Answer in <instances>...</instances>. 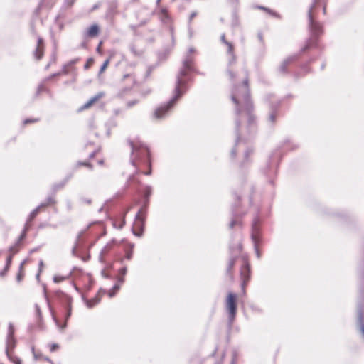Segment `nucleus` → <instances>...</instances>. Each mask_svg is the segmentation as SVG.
<instances>
[{
  "label": "nucleus",
  "mask_w": 364,
  "mask_h": 364,
  "mask_svg": "<svg viewBox=\"0 0 364 364\" xmlns=\"http://www.w3.org/2000/svg\"><path fill=\"white\" fill-rule=\"evenodd\" d=\"M103 96L102 93H98L92 98H90L88 102H90V105H92L93 103H95L97 100H98L100 98H101Z\"/></svg>",
  "instance_id": "nucleus-39"
},
{
  "label": "nucleus",
  "mask_w": 364,
  "mask_h": 364,
  "mask_svg": "<svg viewBox=\"0 0 364 364\" xmlns=\"http://www.w3.org/2000/svg\"><path fill=\"white\" fill-rule=\"evenodd\" d=\"M264 174L270 178L269 182V183L273 184V180L271 179V178L277 174V168L268 163L264 170Z\"/></svg>",
  "instance_id": "nucleus-21"
},
{
  "label": "nucleus",
  "mask_w": 364,
  "mask_h": 364,
  "mask_svg": "<svg viewBox=\"0 0 364 364\" xmlns=\"http://www.w3.org/2000/svg\"><path fill=\"white\" fill-rule=\"evenodd\" d=\"M91 106L90 102H87L86 103H85L80 108V111H82V110H84L85 109H87L89 108Z\"/></svg>",
  "instance_id": "nucleus-59"
},
{
  "label": "nucleus",
  "mask_w": 364,
  "mask_h": 364,
  "mask_svg": "<svg viewBox=\"0 0 364 364\" xmlns=\"http://www.w3.org/2000/svg\"><path fill=\"white\" fill-rule=\"evenodd\" d=\"M14 332H15V329H14V326L13 323H9V326H8V333H7L6 341V350H5L6 353H7V350H8V352H9L10 349H13L16 346V341L14 338Z\"/></svg>",
  "instance_id": "nucleus-13"
},
{
  "label": "nucleus",
  "mask_w": 364,
  "mask_h": 364,
  "mask_svg": "<svg viewBox=\"0 0 364 364\" xmlns=\"http://www.w3.org/2000/svg\"><path fill=\"white\" fill-rule=\"evenodd\" d=\"M105 290L100 288L99 291L97 293V294L95 295V296L93 299H87L84 295L82 296V299L84 301V302L85 303L86 306L89 309H91L94 306H95L96 304L100 303L101 298H102V294H105Z\"/></svg>",
  "instance_id": "nucleus-15"
},
{
  "label": "nucleus",
  "mask_w": 364,
  "mask_h": 364,
  "mask_svg": "<svg viewBox=\"0 0 364 364\" xmlns=\"http://www.w3.org/2000/svg\"><path fill=\"white\" fill-rule=\"evenodd\" d=\"M240 277L242 280V287L245 288L251 277L250 265L246 259L243 260V264L240 268Z\"/></svg>",
  "instance_id": "nucleus-12"
},
{
  "label": "nucleus",
  "mask_w": 364,
  "mask_h": 364,
  "mask_svg": "<svg viewBox=\"0 0 364 364\" xmlns=\"http://www.w3.org/2000/svg\"><path fill=\"white\" fill-rule=\"evenodd\" d=\"M318 6H322L323 15L326 14L327 0H313L307 12L308 29L310 36L306 39L304 47L301 48V51L316 47L319 37L323 33V23L318 19L317 8Z\"/></svg>",
  "instance_id": "nucleus-3"
},
{
  "label": "nucleus",
  "mask_w": 364,
  "mask_h": 364,
  "mask_svg": "<svg viewBox=\"0 0 364 364\" xmlns=\"http://www.w3.org/2000/svg\"><path fill=\"white\" fill-rule=\"evenodd\" d=\"M92 63H93V58H88L86 63L84 65V69L85 70L89 69Z\"/></svg>",
  "instance_id": "nucleus-49"
},
{
  "label": "nucleus",
  "mask_w": 364,
  "mask_h": 364,
  "mask_svg": "<svg viewBox=\"0 0 364 364\" xmlns=\"http://www.w3.org/2000/svg\"><path fill=\"white\" fill-rule=\"evenodd\" d=\"M60 75H61L60 72L53 73L50 76H48L47 78H46L45 80H50L53 79V77L59 76Z\"/></svg>",
  "instance_id": "nucleus-52"
},
{
  "label": "nucleus",
  "mask_w": 364,
  "mask_h": 364,
  "mask_svg": "<svg viewBox=\"0 0 364 364\" xmlns=\"http://www.w3.org/2000/svg\"><path fill=\"white\" fill-rule=\"evenodd\" d=\"M43 294L45 299L47 302L48 307L50 311L52 318L55 325L59 328L60 330H63L67 326V321L70 318L72 314V297L66 294L61 290H56L54 291V297L59 301L65 309V322L61 324L60 321L57 318L55 315L54 311L50 305V300L47 294L46 287L43 284Z\"/></svg>",
  "instance_id": "nucleus-5"
},
{
  "label": "nucleus",
  "mask_w": 364,
  "mask_h": 364,
  "mask_svg": "<svg viewBox=\"0 0 364 364\" xmlns=\"http://www.w3.org/2000/svg\"><path fill=\"white\" fill-rule=\"evenodd\" d=\"M229 249H230V257L227 269H226L227 274H230L231 272L232 268L234 267L237 255L240 254V252L242 250V244L238 243L235 245L231 244V245H230Z\"/></svg>",
  "instance_id": "nucleus-11"
},
{
  "label": "nucleus",
  "mask_w": 364,
  "mask_h": 364,
  "mask_svg": "<svg viewBox=\"0 0 364 364\" xmlns=\"http://www.w3.org/2000/svg\"><path fill=\"white\" fill-rule=\"evenodd\" d=\"M146 213H144V210L142 209H139L136 213L134 222L133 223V226L132 228V232L134 235L141 237H142L145 228V222H146Z\"/></svg>",
  "instance_id": "nucleus-9"
},
{
  "label": "nucleus",
  "mask_w": 364,
  "mask_h": 364,
  "mask_svg": "<svg viewBox=\"0 0 364 364\" xmlns=\"http://www.w3.org/2000/svg\"><path fill=\"white\" fill-rule=\"evenodd\" d=\"M73 177V174L70 173L65 176V178L58 183L53 184L51 187V192L53 195H55L56 192L60 189H63L67 184L69 180Z\"/></svg>",
  "instance_id": "nucleus-18"
},
{
  "label": "nucleus",
  "mask_w": 364,
  "mask_h": 364,
  "mask_svg": "<svg viewBox=\"0 0 364 364\" xmlns=\"http://www.w3.org/2000/svg\"><path fill=\"white\" fill-rule=\"evenodd\" d=\"M38 119L37 118H27L23 120V123L24 125L30 124V123H34L38 122Z\"/></svg>",
  "instance_id": "nucleus-44"
},
{
  "label": "nucleus",
  "mask_w": 364,
  "mask_h": 364,
  "mask_svg": "<svg viewBox=\"0 0 364 364\" xmlns=\"http://www.w3.org/2000/svg\"><path fill=\"white\" fill-rule=\"evenodd\" d=\"M139 103V100H137V99H135V100H129L127 102V108H131L133 106L137 105Z\"/></svg>",
  "instance_id": "nucleus-41"
},
{
  "label": "nucleus",
  "mask_w": 364,
  "mask_h": 364,
  "mask_svg": "<svg viewBox=\"0 0 364 364\" xmlns=\"http://www.w3.org/2000/svg\"><path fill=\"white\" fill-rule=\"evenodd\" d=\"M127 272V268L126 266L122 267L118 271L119 276L117 277V282L119 284H122L124 282V276Z\"/></svg>",
  "instance_id": "nucleus-26"
},
{
  "label": "nucleus",
  "mask_w": 364,
  "mask_h": 364,
  "mask_svg": "<svg viewBox=\"0 0 364 364\" xmlns=\"http://www.w3.org/2000/svg\"><path fill=\"white\" fill-rule=\"evenodd\" d=\"M228 46V55H234V47L233 45L229 42L228 44H226Z\"/></svg>",
  "instance_id": "nucleus-46"
},
{
  "label": "nucleus",
  "mask_w": 364,
  "mask_h": 364,
  "mask_svg": "<svg viewBox=\"0 0 364 364\" xmlns=\"http://www.w3.org/2000/svg\"><path fill=\"white\" fill-rule=\"evenodd\" d=\"M250 308L252 312L256 314H262L263 312L262 308L256 304H251Z\"/></svg>",
  "instance_id": "nucleus-34"
},
{
  "label": "nucleus",
  "mask_w": 364,
  "mask_h": 364,
  "mask_svg": "<svg viewBox=\"0 0 364 364\" xmlns=\"http://www.w3.org/2000/svg\"><path fill=\"white\" fill-rule=\"evenodd\" d=\"M128 246H129V248L125 250V257H124V258H120L119 259V263L122 264H123L124 259H127L128 260H131L132 257H133V252H134L133 250H134V243H129Z\"/></svg>",
  "instance_id": "nucleus-23"
},
{
  "label": "nucleus",
  "mask_w": 364,
  "mask_h": 364,
  "mask_svg": "<svg viewBox=\"0 0 364 364\" xmlns=\"http://www.w3.org/2000/svg\"><path fill=\"white\" fill-rule=\"evenodd\" d=\"M193 65V58L190 56V55L186 54L182 61V66L176 75L173 96L167 102L161 105L156 109L153 114L156 119H162L165 118L176 105L178 100L188 91V82L193 80V77L191 75V73H198Z\"/></svg>",
  "instance_id": "nucleus-2"
},
{
  "label": "nucleus",
  "mask_w": 364,
  "mask_h": 364,
  "mask_svg": "<svg viewBox=\"0 0 364 364\" xmlns=\"http://www.w3.org/2000/svg\"><path fill=\"white\" fill-rule=\"evenodd\" d=\"M26 232L25 231H22L20 236L18 237V240L15 242V245H21L22 241L26 238Z\"/></svg>",
  "instance_id": "nucleus-37"
},
{
  "label": "nucleus",
  "mask_w": 364,
  "mask_h": 364,
  "mask_svg": "<svg viewBox=\"0 0 364 364\" xmlns=\"http://www.w3.org/2000/svg\"><path fill=\"white\" fill-rule=\"evenodd\" d=\"M306 51V50H305V51H301V50H300V51H299L298 53H295V54H294V55H291V56L288 57L286 60H284L282 62V64H281V65L279 66V71L280 73H287V66H288L290 63H293V62H294V61L297 60L299 58L300 55H301L302 53H305Z\"/></svg>",
  "instance_id": "nucleus-14"
},
{
  "label": "nucleus",
  "mask_w": 364,
  "mask_h": 364,
  "mask_svg": "<svg viewBox=\"0 0 364 364\" xmlns=\"http://www.w3.org/2000/svg\"><path fill=\"white\" fill-rule=\"evenodd\" d=\"M261 225L262 219L259 213H257L252 223L251 240L253 242L255 252L258 259L261 258V252L259 250V245L261 242Z\"/></svg>",
  "instance_id": "nucleus-7"
},
{
  "label": "nucleus",
  "mask_w": 364,
  "mask_h": 364,
  "mask_svg": "<svg viewBox=\"0 0 364 364\" xmlns=\"http://www.w3.org/2000/svg\"><path fill=\"white\" fill-rule=\"evenodd\" d=\"M225 310L228 314V326L231 329L237 311V296L235 293H228L225 300Z\"/></svg>",
  "instance_id": "nucleus-8"
},
{
  "label": "nucleus",
  "mask_w": 364,
  "mask_h": 364,
  "mask_svg": "<svg viewBox=\"0 0 364 364\" xmlns=\"http://www.w3.org/2000/svg\"><path fill=\"white\" fill-rule=\"evenodd\" d=\"M234 195L237 201L232 203L231 206V213L232 218L229 223V228L230 229L233 228V227L236 225L241 224L240 218L245 214L244 212L239 210L240 196L237 193H234Z\"/></svg>",
  "instance_id": "nucleus-10"
},
{
  "label": "nucleus",
  "mask_w": 364,
  "mask_h": 364,
  "mask_svg": "<svg viewBox=\"0 0 364 364\" xmlns=\"http://www.w3.org/2000/svg\"><path fill=\"white\" fill-rule=\"evenodd\" d=\"M127 143L132 150L131 155L134 156V157H131L130 163L135 167V171L133 174L129 175L127 179L128 183H132L135 181V175L139 173L136 161L148 166V170L143 172L146 176H150L152 173L151 162L149 149L144 143L141 141H133L130 139L127 140Z\"/></svg>",
  "instance_id": "nucleus-4"
},
{
  "label": "nucleus",
  "mask_w": 364,
  "mask_h": 364,
  "mask_svg": "<svg viewBox=\"0 0 364 364\" xmlns=\"http://www.w3.org/2000/svg\"><path fill=\"white\" fill-rule=\"evenodd\" d=\"M77 61H78V58L73 59V60H70V61L66 64V65H67V66H72V65H75Z\"/></svg>",
  "instance_id": "nucleus-61"
},
{
  "label": "nucleus",
  "mask_w": 364,
  "mask_h": 364,
  "mask_svg": "<svg viewBox=\"0 0 364 364\" xmlns=\"http://www.w3.org/2000/svg\"><path fill=\"white\" fill-rule=\"evenodd\" d=\"M272 94H267L265 96V100L269 102L268 113L267 114L266 121L269 127H273L277 122V120L279 117V111L282 104V100H272Z\"/></svg>",
  "instance_id": "nucleus-6"
},
{
  "label": "nucleus",
  "mask_w": 364,
  "mask_h": 364,
  "mask_svg": "<svg viewBox=\"0 0 364 364\" xmlns=\"http://www.w3.org/2000/svg\"><path fill=\"white\" fill-rule=\"evenodd\" d=\"M58 348H59L58 344L53 343L50 346V352H55Z\"/></svg>",
  "instance_id": "nucleus-53"
},
{
  "label": "nucleus",
  "mask_w": 364,
  "mask_h": 364,
  "mask_svg": "<svg viewBox=\"0 0 364 364\" xmlns=\"http://www.w3.org/2000/svg\"><path fill=\"white\" fill-rule=\"evenodd\" d=\"M151 92V90L150 88L146 89L141 92V95L146 96Z\"/></svg>",
  "instance_id": "nucleus-64"
},
{
  "label": "nucleus",
  "mask_w": 364,
  "mask_h": 364,
  "mask_svg": "<svg viewBox=\"0 0 364 364\" xmlns=\"http://www.w3.org/2000/svg\"><path fill=\"white\" fill-rule=\"evenodd\" d=\"M65 279V277H62V276H55V277H53V282H54L55 283H59V282H60L63 281Z\"/></svg>",
  "instance_id": "nucleus-51"
},
{
  "label": "nucleus",
  "mask_w": 364,
  "mask_h": 364,
  "mask_svg": "<svg viewBox=\"0 0 364 364\" xmlns=\"http://www.w3.org/2000/svg\"><path fill=\"white\" fill-rule=\"evenodd\" d=\"M220 41L223 43H224L225 45L226 44H228L229 41H226L225 39V33H223L220 36Z\"/></svg>",
  "instance_id": "nucleus-62"
},
{
  "label": "nucleus",
  "mask_w": 364,
  "mask_h": 364,
  "mask_svg": "<svg viewBox=\"0 0 364 364\" xmlns=\"http://www.w3.org/2000/svg\"><path fill=\"white\" fill-rule=\"evenodd\" d=\"M129 48V50H130L131 53H132V55L134 57L140 58L144 54V50H142V49H140V50L136 49L134 44H130Z\"/></svg>",
  "instance_id": "nucleus-27"
},
{
  "label": "nucleus",
  "mask_w": 364,
  "mask_h": 364,
  "mask_svg": "<svg viewBox=\"0 0 364 364\" xmlns=\"http://www.w3.org/2000/svg\"><path fill=\"white\" fill-rule=\"evenodd\" d=\"M34 57L37 60H41L43 55V47L36 46L34 52Z\"/></svg>",
  "instance_id": "nucleus-29"
},
{
  "label": "nucleus",
  "mask_w": 364,
  "mask_h": 364,
  "mask_svg": "<svg viewBox=\"0 0 364 364\" xmlns=\"http://www.w3.org/2000/svg\"><path fill=\"white\" fill-rule=\"evenodd\" d=\"M76 0H64L63 6L68 8L71 7Z\"/></svg>",
  "instance_id": "nucleus-47"
},
{
  "label": "nucleus",
  "mask_w": 364,
  "mask_h": 364,
  "mask_svg": "<svg viewBox=\"0 0 364 364\" xmlns=\"http://www.w3.org/2000/svg\"><path fill=\"white\" fill-rule=\"evenodd\" d=\"M9 268H10L9 267H7V266L5 265L4 269L0 272V276L1 277H4L7 273V272L9 269Z\"/></svg>",
  "instance_id": "nucleus-54"
},
{
  "label": "nucleus",
  "mask_w": 364,
  "mask_h": 364,
  "mask_svg": "<svg viewBox=\"0 0 364 364\" xmlns=\"http://www.w3.org/2000/svg\"><path fill=\"white\" fill-rule=\"evenodd\" d=\"M117 243V241L116 239H112L110 242H109L100 251L99 259L101 262H104L103 256L108 253L114 245H115Z\"/></svg>",
  "instance_id": "nucleus-19"
},
{
  "label": "nucleus",
  "mask_w": 364,
  "mask_h": 364,
  "mask_svg": "<svg viewBox=\"0 0 364 364\" xmlns=\"http://www.w3.org/2000/svg\"><path fill=\"white\" fill-rule=\"evenodd\" d=\"M103 96L102 93H98L92 98H90L88 102H90V105H92L93 103H95L97 100H98L100 98H101Z\"/></svg>",
  "instance_id": "nucleus-40"
},
{
  "label": "nucleus",
  "mask_w": 364,
  "mask_h": 364,
  "mask_svg": "<svg viewBox=\"0 0 364 364\" xmlns=\"http://www.w3.org/2000/svg\"><path fill=\"white\" fill-rule=\"evenodd\" d=\"M127 78H130L131 79V85L129 87H126L124 88H123L121 92H120V95H122L123 94H124L125 92L129 91L132 87L134 86V85L135 84L136 82V80H135V77L134 76L132 75V74H125L123 75V78L122 80H124Z\"/></svg>",
  "instance_id": "nucleus-24"
},
{
  "label": "nucleus",
  "mask_w": 364,
  "mask_h": 364,
  "mask_svg": "<svg viewBox=\"0 0 364 364\" xmlns=\"http://www.w3.org/2000/svg\"><path fill=\"white\" fill-rule=\"evenodd\" d=\"M301 68V70L305 73L310 72V68H309L307 64H304Z\"/></svg>",
  "instance_id": "nucleus-55"
},
{
  "label": "nucleus",
  "mask_w": 364,
  "mask_h": 364,
  "mask_svg": "<svg viewBox=\"0 0 364 364\" xmlns=\"http://www.w3.org/2000/svg\"><path fill=\"white\" fill-rule=\"evenodd\" d=\"M246 77L242 84L234 85L231 91V100L235 105V146L232 149L230 156L235 158L236 156V148L245 137L242 129V124L245 122L246 132L251 135L256 130V118L254 114V105L250 97L249 87V79L247 72L245 71Z\"/></svg>",
  "instance_id": "nucleus-1"
},
{
  "label": "nucleus",
  "mask_w": 364,
  "mask_h": 364,
  "mask_svg": "<svg viewBox=\"0 0 364 364\" xmlns=\"http://www.w3.org/2000/svg\"><path fill=\"white\" fill-rule=\"evenodd\" d=\"M54 196L55 195H53V193H51V195L50 196H48L46 198V203H48V205L49 204H55L56 203L55 198H54Z\"/></svg>",
  "instance_id": "nucleus-43"
},
{
  "label": "nucleus",
  "mask_w": 364,
  "mask_h": 364,
  "mask_svg": "<svg viewBox=\"0 0 364 364\" xmlns=\"http://www.w3.org/2000/svg\"><path fill=\"white\" fill-rule=\"evenodd\" d=\"M100 33V28L98 25L93 24L90 26L84 33L85 37L95 38Z\"/></svg>",
  "instance_id": "nucleus-20"
},
{
  "label": "nucleus",
  "mask_w": 364,
  "mask_h": 364,
  "mask_svg": "<svg viewBox=\"0 0 364 364\" xmlns=\"http://www.w3.org/2000/svg\"><path fill=\"white\" fill-rule=\"evenodd\" d=\"M120 289V284H115L112 289L108 292V295L109 297H113L115 296L116 293Z\"/></svg>",
  "instance_id": "nucleus-31"
},
{
  "label": "nucleus",
  "mask_w": 364,
  "mask_h": 364,
  "mask_svg": "<svg viewBox=\"0 0 364 364\" xmlns=\"http://www.w3.org/2000/svg\"><path fill=\"white\" fill-rule=\"evenodd\" d=\"M160 21L164 25H169L171 22V17L168 11L165 7H161L158 11H156Z\"/></svg>",
  "instance_id": "nucleus-17"
},
{
  "label": "nucleus",
  "mask_w": 364,
  "mask_h": 364,
  "mask_svg": "<svg viewBox=\"0 0 364 364\" xmlns=\"http://www.w3.org/2000/svg\"><path fill=\"white\" fill-rule=\"evenodd\" d=\"M109 63V59H107L104 63L103 64L101 65L100 68V70H99V74H101L102 73L105 69L107 68L108 64Z\"/></svg>",
  "instance_id": "nucleus-42"
},
{
  "label": "nucleus",
  "mask_w": 364,
  "mask_h": 364,
  "mask_svg": "<svg viewBox=\"0 0 364 364\" xmlns=\"http://www.w3.org/2000/svg\"><path fill=\"white\" fill-rule=\"evenodd\" d=\"M38 213H39L38 208H36L34 210H33L28 217V219H27L28 222L32 221L37 216Z\"/></svg>",
  "instance_id": "nucleus-33"
},
{
  "label": "nucleus",
  "mask_w": 364,
  "mask_h": 364,
  "mask_svg": "<svg viewBox=\"0 0 364 364\" xmlns=\"http://www.w3.org/2000/svg\"><path fill=\"white\" fill-rule=\"evenodd\" d=\"M152 193V187L149 185H145L144 186V191L142 193L143 196V205L140 208V209H142L144 210V213H146V210L149 203V198Z\"/></svg>",
  "instance_id": "nucleus-16"
},
{
  "label": "nucleus",
  "mask_w": 364,
  "mask_h": 364,
  "mask_svg": "<svg viewBox=\"0 0 364 364\" xmlns=\"http://www.w3.org/2000/svg\"><path fill=\"white\" fill-rule=\"evenodd\" d=\"M42 92H45L48 94L50 93V91L49 89L46 88L43 83H41L38 85L36 92L35 93V97H37Z\"/></svg>",
  "instance_id": "nucleus-28"
},
{
  "label": "nucleus",
  "mask_w": 364,
  "mask_h": 364,
  "mask_svg": "<svg viewBox=\"0 0 364 364\" xmlns=\"http://www.w3.org/2000/svg\"><path fill=\"white\" fill-rule=\"evenodd\" d=\"M227 72L229 75L230 80H232V81L234 80V79L235 77V74L230 69H228Z\"/></svg>",
  "instance_id": "nucleus-56"
},
{
  "label": "nucleus",
  "mask_w": 364,
  "mask_h": 364,
  "mask_svg": "<svg viewBox=\"0 0 364 364\" xmlns=\"http://www.w3.org/2000/svg\"><path fill=\"white\" fill-rule=\"evenodd\" d=\"M21 245H11L9 247V251L10 252V255H13V256L16 254L19 251Z\"/></svg>",
  "instance_id": "nucleus-35"
},
{
  "label": "nucleus",
  "mask_w": 364,
  "mask_h": 364,
  "mask_svg": "<svg viewBox=\"0 0 364 364\" xmlns=\"http://www.w3.org/2000/svg\"><path fill=\"white\" fill-rule=\"evenodd\" d=\"M6 354L8 357V359L11 362H12L14 364H21V360L18 357H17L14 355H12L10 352H8V351H7V353H6Z\"/></svg>",
  "instance_id": "nucleus-30"
},
{
  "label": "nucleus",
  "mask_w": 364,
  "mask_h": 364,
  "mask_svg": "<svg viewBox=\"0 0 364 364\" xmlns=\"http://www.w3.org/2000/svg\"><path fill=\"white\" fill-rule=\"evenodd\" d=\"M267 12L269 13L270 15H272V16H274L275 18H281V15L280 14H279L276 11L270 9L269 8L267 9Z\"/></svg>",
  "instance_id": "nucleus-45"
},
{
  "label": "nucleus",
  "mask_w": 364,
  "mask_h": 364,
  "mask_svg": "<svg viewBox=\"0 0 364 364\" xmlns=\"http://www.w3.org/2000/svg\"><path fill=\"white\" fill-rule=\"evenodd\" d=\"M35 309H36V316H37L39 322H41L42 319H43L42 313H41V310L39 306L37 304H35Z\"/></svg>",
  "instance_id": "nucleus-36"
},
{
  "label": "nucleus",
  "mask_w": 364,
  "mask_h": 364,
  "mask_svg": "<svg viewBox=\"0 0 364 364\" xmlns=\"http://www.w3.org/2000/svg\"><path fill=\"white\" fill-rule=\"evenodd\" d=\"M230 55V59L228 60V66H230L232 65V64H235V62H236V56L235 55Z\"/></svg>",
  "instance_id": "nucleus-48"
},
{
  "label": "nucleus",
  "mask_w": 364,
  "mask_h": 364,
  "mask_svg": "<svg viewBox=\"0 0 364 364\" xmlns=\"http://www.w3.org/2000/svg\"><path fill=\"white\" fill-rule=\"evenodd\" d=\"M129 211V209H127L122 215L121 218L117 220H115L114 222V226L115 228H117L118 229H122L125 223H126V220H125V217H126V215L127 213V212Z\"/></svg>",
  "instance_id": "nucleus-25"
},
{
  "label": "nucleus",
  "mask_w": 364,
  "mask_h": 364,
  "mask_svg": "<svg viewBox=\"0 0 364 364\" xmlns=\"http://www.w3.org/2000/svg\"><path fill=\"white\" fill-rule=\"evenodd\" d=\"M357 314V324L359 328H361L364 325V309L362 304L358 306Z\"/></svg>",
  "instance_id": "nucleus-22"
},
{
  "label": "nucleus",
  "mask_w": 364,
  "mask_h": 364,
  "mask_svg": "<svg viewBox=\"0 0 364 364\" xmlns=\"http://www.w3.org/2000/svg\"><path fill=\"white\" fill-rule=\"evenodd\" d=\"M23 277V274L22 273V270H19V272L16 275V280L18 282H21Z\"/></svg>",
  "instance_id": "nucleus-58"
},
{
  "label": "nucleus",
  "mask_w": 364,
  "mask_h": 364,
  "mask_svg": "<svg viewBox=\"0 0 364 364\" xmlns=\"http://www.w3.org/2000/svg\"><path fill=\"white\" fill-rule=\"evenodd\" d=\"M117 126V122L114 118H110L106 123L105 127L109 128H114Z\"/></svg>",
  "instance_id": "nucleus-32"
},
{
  "label": "nucleus",
  "mask_w": 364,
  "mask_h": 364,
  "mask_svg": "<svg viewBox=\"0 0 364 364\" xmlns=\"http://www.w3.org/2000/svg\"><path fill=\"white\" fill-rule=\"evenodd\" d=\"M12 259H13V255L9 254V255L6 258L5 265L10 267L11 262H12Z\"/></svg>",
  "instance_id": "nucleus-50"
},
{
  "label": "nucleus",
  "mask_w": 364,
  "mask_h": 364,
  "mask_svg": "<svg viewBox=\"0 0 364 364\" xmlns=\"http://www.w3.org/2000/svg\"><path fill=\"white\" fill-rule=\"evenodd\" d=\"M101 275L102 277L105 278V279H112V276L107 273L105 272V271L104 269H102L101 271Z\"/></svg>",
  "instance_id": "nucleus-57"
},
{
  "label": "nucleus",
  "mask_w": 364,
  "mask_h": 364,
  "mask_svg": "<svg viewBox=\"0 0 364 364\" xmlns=\"http://www.w3.org/2000/svg\"><path fill=\"white\" fill-rule=\"evenodd\" d=\"M86 166L89 169L92 170L93 168V166L92 164H90V162H87V161H78L76 164V166Z\"/></svg>",
  "instance_id": "nucleus-38"
},
{
  "label": "nucleus",
  "mask_w": 364,
  "mask_h": 364,
  "mask_svg": "<svg viewBox=\"0 0 364 364\" xmlns=\"http://www.w3.org/2000/svg\"><path fill=\"white\" fill-rule=\"evenodd\" d=\"M38 47H43V39L41 37L38 38L37 46Z\"/></svg>",
  "instance_id": "nucleus-60"
},
{
  "label": "nucleus",
  "mask_w": 364,
  "mask_h": 364,
  "mask_svg": "<svg viewBox=\"0 0 364 364\" xmlns=\"http://www.w3.org/2000/svg\"><path fill=\"white\" fill-rule=\"evenodd\" d=\"M252 152V150L250 149H247V150L245 151V159L247 160V158L249 155Z\"/></svg>",
  "instance_id": "nucleus-63"
}]
</instances>
